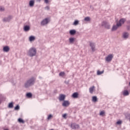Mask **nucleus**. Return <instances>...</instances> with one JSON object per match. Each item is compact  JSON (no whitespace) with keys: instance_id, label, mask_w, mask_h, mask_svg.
<instances>
[{"instance_id":"nucleus-1","label":"nucleus","mask_w":130,"mask_h":130,"mask_svg":"<svg viewBox=\"0 0 130 130\" xmlns=\"http://www.w3.org/2000/svg\"><path fill=\"white\" fill-rule=\"evenodd\" d=\"M34 83H35V78H31L29 80H28L25 84V88H28L30 87V86H32V85H34Z\"/></svg>"},{"instance_id":"nucleus-2","label":"nucleus","mask_w":130,"mask_h":130,"mask_svg":"<svg viewBox=\"0 0 130 130\" xmlns=\"http://www.w3.org/2000/svg\"><path fill=\"white\" fill-rule=\"evenodd\" d=\"M28 54L30 56H34L36 54V49L34 48H30L28 51Z\"/></svg>"},{"instance_id":"nucleus-3","label":"nucleus","mask_w":130,"mask_h":130,"mask_svg":"<svg viewBox=\"0 0 130 130\" xmlns=\"http://www.w3.org/2000/svg\"><path fill=\"white\" fill-rule=\"evenodd\" d=\"M112 58H113V55L109 54L107 57H106L105 59L106 61H108V62H109L111 60H112Z\"/></svg>"},{"instance_id":"nucleus-4","label":"nucleus","mask_w":130,"mask_h":130,"mask_svg":"<svg viewBox=\"0 0 130 130\" xmlns=\"http://www.w3.org/2000/svg\"><path fill=\"white\" fill-rule=\"evenodd\" d=\"M124 22H125V19L122 18L119 20V22H117V26H119V27H121V26L123 24H124Z\"/></svg>"},{"instance_id":"nucleus-5","label":"nucleus","mask_w":130,"mask_h":130,"mask_svg":"<svg viewBox=\"0 0 130 130\" xmlns=\"http://www.w3.org/2000/svg\"><path fill=\"white\" fill-rule=\"evenodd\" d=\"M102 26H105V27L106 28H107V29H110V25L108 23H107V22H106V21H104L102 23Z\"/></svg>"},{"instance_id":"nucleus-6","label":"nucleus","mask_w":130,"mask_h":130,"mask_svg":"<svg viewBox=\"0 0 130 130\" xmlns=\"http://www.w3.org/2000/svg\"><path fill=\"white\" fill-rule=\"evenodd\" d=\"M70 104V102H69V101H64L62 105V106H64L65 107H68V106H69Z\"/></svg>"},{"instance_id":"nucleus-7","label":"nucleus","mask_w":130,"mask_h":130,"mask_svg":"<svg viewBox=\"0 0 130 130\" xmlns=\"http://www.w3.org/2000/svg\"><path fill=\"white\" fill-rule=\"evenodd\" d=\"M66 99V95L64 94H60L59 97V101H63Z\"/></svg>"},{"instance_id":"nucleus-8","label":"nucleus","mask_w":130,"mask_h":130,"mask_svg":"<svg viewBox=\"0 0 130 130\" xmlns=\"http://www.w3.org/2000/svg\"><path fill=\"white\" fill-rule=\"evenodd\" d=\"M71 127L74 129L75 128H79V127H80V126H79V125L76 124L75 123H73L71 124Z\"/></svg>"},{"instance_id":"nucleus-9","label":"nucleus","mask_w":130,"mask_h":130,"mask_svg":"<svg viewBox=\"0 0 130 130\" xmlns=\"http://www.w3.org/2000/svg\"><path fill=\"white\" fill-rule=\"evenodd\" d=\"M48 19L46 18L42 21L41 25H46V24L48 23Z\"/></svg>"},{"instance_id":"nucleus-10","label":"nucleus","mask_w":130,"mask_h":130,"mask_svg":"<svg viewBox=\"0 0 130 130\" xmlns=\"http://www.w3.org/2000/svg\"><path fill=\"white\" fill-rule=\"evenodd\" d=\"M90 46L91 47L92 51H95V45L93 43H90Z\"/></svg>"},{"instance_id":"nucleus-11","label":"nucleus","mask_w":130,"mask_h":130,"mask_svg":"<svg viewBox=\"0 0 130 130\" xmlns=\"http://www.w3.org/2000/svg\"><path fill=\"white\" fill-rule=\"evenodd\" d=\"M72 96L73 98H78V97H79V93H78V92H74L72 94Z\"/></svg>"},{"instance_id":"nucleus-12","label":"nucleus","mask_w":130,"mask_h":130,"mask_svg":"<svg viewBox=\"0 0 130 130\" xmlns=\"http://www.w3.org/2000/svg\"><path fill=\"white\" fill-rule=\"evenodd\" d=\"M120 27L119 26L117 25V23L116 25H113L112 28V31H115L117 29H118Z\"/></svg>"},{"instance_id":"nucleus-13","label":"nucleus","mask_w":130,"mask_h":130,"mask_svg":"<svg viewBox=\"0 0 130 130\" xmlns=\"http://www.w3.org/2000/svg\"><path fill=\"white\" fill-rule=\"evenodd\" d=\"M3 50L5 52H9V51L10 50V48L8 46H5L4 47Z\"/></svg>"},{"instance_id":"nucleus-14","label":"nucleus","mask_w":130,"mask_h":130,"mask_svg":"<svg viewBox=\"0 0 130 130\" xmlns=\"http://www.w3.org/2000/svg\"><path fill=\"white\" fill-rule=\"evenodd\" d=\"M94 90H95V86H93L89 88V92L91 93V94H92L93 92H94Z\"/></svg>"},{"instance_id":"nucleus-15","label":"nucleus","mask_w":130,"mask_h":130,"mask_svg":"<svg viewBox=\"0 0 130 130\" xmlns=\"http://www.w3.org/2000/svg\"><path fill=\"white\" fill-rule=\"evenodd\" d=\"M129 35L128 34V33L127 32H124L123 35V37L124 38H127L128 37V36Z\"/></svg>"},{"instance_id":"nucleus-16","label":"nucleus","mask_w":130,"mask_h":130,"mask_svg":"<svg viewBox=\"0 0 130 130\" xmlns=\"http://www.w3.org/2000/svg\"><path fill=\"white\" fill-rule=\"evenodd\" d=\"M70 34L71 35H75V34H76V31L74 29L71 30L70 31Z\"/></svg>"},{"instance_id":"nucleus-17","label":"nucleus","mask_w":130,"mask_h":130,"mask_svg":"<svg viewBox=\"0 0 130 130\" xmlns=\"http://www.w3.org/2000/svg\"><path fill=\"white\" fill-rule=\"evenodd\" d=\"M26 97H27V98H32V93H31L30 92H28L27 93H26Z\"/></svg>"},{"instance_id":"nucleus-18","label":"nucleus","mask_w":130,"mask_h":130,"mask_svg":"<svg viewBox=\"0 0 130 130\" xmlns=\"http://www.w3.org/2000/svg\"><path fill=\"white\" fill-rule=\"evenodd\" d=\"M24 31H29L30 30V27L29 26H25L24 27Z\"/></svg>"},{"instance_id":"nucleus-19","label":"nucleus","mask_w":130,"mask_h":130,"mask_svg":"<svg viewBox=\"0 0 130 130\" xmlns=\"http://www.w3.org/2000/svg\"><path fill=\"white\" fill-rule=\"evenodd\" d=\"M123 94L124 96H127L129 93H128V91L124 90Z\"/></svg>"},{"instance_id":"nucleus-20","label":"nucleus","mask_w":130,"mask_h":130,"mask_svg":"<svg viewBox=\"0 0 130 130\" xmlns=\"http://www.w3.org/2000/svg\"><path fill=\"white\" fill-rule=\"evenodd\" d=\"M103 73H104V70L102 71H100L98 70L97 71V75L99 76L100 75H102V74H103Z\"/></svg>"},{"instance_id":"nucleus-21","label":"nucleus","mask_w":130,"mask_h":130,"mask_svg":"<svg viewBox=\"0 0 130 130\" xmlns=\"http://www.w3.org/2000/svg\"><path fill=\"white\" fill-rule=\"evenodd\" d=\"M92 101L93 102H97V96H92Z\"/></svg>"},{"instance_id":"nucleus-22","label":"nucleus","mask_w":130,"mask_h":130,"mask_svg":"<svg viewBox=\"0 0 130 130\" xmlns=\"http://www.w3.org/2000/svg\"><path fill=\"white\" fill-rule=\"evenodd\" d=\"M29 6L30 7H33L34 6V1L31 0L29 2Z\"/></svg>"},{"instance_id":"nucleus-23","label":"nucleus","mask_w":130,"mask_h":130,"mask_svg":"<svg viewBox=\"0 0 130 130\" xmlns=\"http://www.w3.org/2000/svg\"><path fill=\"white\" fill-rule=\"evenodd\" d=\"M35 40V37L34 36H30L29 37V41H34Z\"/></svg>"},{"instance_id":"nucleus-24","label":"nucleus","mask_w":130,"mask_h":130,"mask_svg":"<svg viewBox=\"0 0 130 130\" xmlns=\"http://www.w3.org/2000/svg\"><path fill=\"white\" fill-rule=\"evenodd\" d=\"M18 122H20V123H24L25 121H24V120H22V118H19L18 119Z\"/></svg>"},{"instance_id":"nucleus-25","label":"nucleus","mask_w":130,"mask_h":130,"mask_svg":"<svg viewBox=\"0 0 130 130\" xmlns=\"http://www.w3.org/2000/svg\"><path fill=\"white\" fill-rule=\"evenodd\" d=\"M73 25L74 26H77V25H79V21L78 20H75L74 22L73 23Z\"/></svg>"},{"instance_id":"nucleus-26","label":"nucleus","mask_w":130,"mask_h":130,"mask_svg":"<svg viewBox=\"0 0 130 130\" xmlns=\"http://www.w3.org/2000/svg\"><path fill=\"white\" fill-rule=\"evenodd\" d=\"M69 41H70V43H73V42H74L75 41V39L74 38H70L69 39Z\"/></svg>"},{"instance_id":"nucleus-27","label":"nucleus","mask_w":130,"mask_h":130,"mask_svg":"<svg viewBox=\"0 0 130 130\" xmlns=\"http://www.w3.org/2000/svg\"><path fill=\"white\" fill-rule=\"evenodd\" d=\"M64 74H65L64 72H60V73H59V76L60 77H63V76H64Z\"/></svg>"},{"instance_id":"nucleus-28","label":"nucleus","mask_w":130,"mask_h":130,"mask_svg":"<svg viewBox=\"0 0 130 130\" xmlns=\"http://www.w3.org/2000/svg\"><path fill=\"white\" fill-rule=\"evenodd\" d=\"M9 108H13L14 105L13 104V103H11L9 104Z\"/></svg>"},{"instance_id":"nucleus-29","label":"nucleus","mask_w":130,"mask_h":130,"mask_svg":"<svg viewBox=\"0 0 130 130\" xmlns=\"http://www.w3.org/2000/svg\"><path fill=\"white\" fill-rule=\"evenodd\" d=\"M105 114V112L104 111H102L100 112V115H102V116H103Z\"/></svg>"},{"instance_id":"nucleus-30","label":"nucleus","mask_w":130,"mask_h":130,"mask_svg":"<svg viewBox=\"0 0 130 130\" xmlns=\"http://www.w3.org/2000/svg\"><path fill=\"white\" fill-rule=\"evenodd\" d=\"M19 109H20L19 105H17L15 107V110H19Z\"/></svg>"},{"instance_id":"nucleus-31","label":"nucleus","mask_w":130,"mask_h":130,"mask_svg":"<svg viewBox=\"0 0 130 130\" xmlns=\"http://www.w3.org/2000/svg\"><path fill=\"white\" fill-rule=\"evenodd\" d=\"M84 20L85 21H90V17H85L84 19Z\"/></svg>"},{"instance_id":"nucleus-32","label":"nucleus","mask_w":130,"mask_h":130,"mask_svg":"<svg viewBox=\"0 0 130 130\" xmlns=\"http://www.w3.org/2000/svg\"><path fill=\"white\" fill-rule=\"evenodd\" d=\"M117 124H121L122 123V121L121 120H119L116 122Z\"/></svg>"},{"instance_id":"nucleus-33","label":"nucleus","mask_w":130,"mask_h":130,"mask_svg":"<svg viewBox=\"0 0 130 130\" xmlns=\"http://www.w3.org/2000/svg\"><path fill=\"white\" fill-rule=\"evenodd\" d=\"M51 118H52V115L51 114L49 115L48 116V119H51Z\"/></svg>"},{"instance_id":"nucleus-34","label":"nucleus","mask_w":130,"mask_h":130,"mask_svg":"<svg viewBox=\"0 0 130 130\" xmlns=\"http://www.w3.org/2000/svg\"><path fill=\"white\" fill-rule=\"evenodd\" d=\"M0 11H5V8L4 7H0Z\"/></svg>"},{"instance_id":"nucleus-35","label":"nucleus","mask_w":130,"mask_h":130,"mask_svg":"<svg viewBox=\"0 0 130 130\" xmlns=\"http://www.w3.org/2000/svg\"><path fill=\"white\" fill-rule=\"evenodd\" d=\"M62 117L64 118H67V114H64L62 115Z\"/></svg>"},{"instance_id":"nucleus-36","label":"nucleus","mask_w":130,"mask_h":130,"mask_svg":"<svg viewBox=\"0 0 130 130\" xmlns=\"http://www.w3.org/2000/svg\"><path fill=\"white\" fill-rule=\"evenodd\" d=\"M46 10H49V7L48 6H47L46 8H45Z\"/></svg>"},{"instance_id":"nucleus-37","label":"nucleus","mask_w":130,"mask_h":130,"mask_svg":"<svg viewBox=\"0 0 130 130\" xmlns=\"http://www.w3.org/2000/svg\"><path fill=\"white\" fill-rule=\"evenodd\" d=\"M45 3H46V4H48V0H45Z\"/></svg>"},{"instance_id":"nucleus-38","label":"nucleus","mask_w":130,"mask_h":130,"mask_svg":"<svg viewBox=\"0 0 130 130\" xmlns=\"http://www.w3.org/2000/svg\"><path fill=\"white\" fill-rule=\"evenodd\" d=\"M4 21H8V20H6V19H4Z\"/></svg>"},{"instance_id":"nucleus-39","label":"nucleus","mask_w":130,"mask_h":130,"mask_svg":"<svg viewBox=\"0 0 130 130\" xmlns=\"http://www.w3.org/2000/svg\"><path fill=\"white\" fill-rule=\"evenodd\" d=\"M39 1H41V0H39Z\"/></svg>"}]
</instances>
